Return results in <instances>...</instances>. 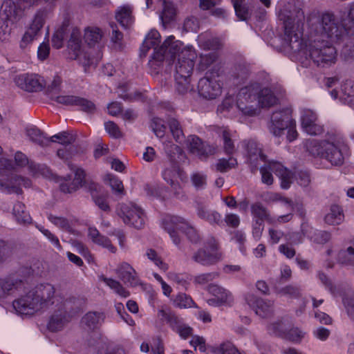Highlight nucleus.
Segmentation results:
<instances>
[{
    "label": "nucleus",
    "instance_id": "obj_1",
    "mask_svg": "<svg viewBox=\"0 0 354 354\" xmlns=\"http://www.w3.org/2000/svg\"><path fill=\"white\" fill-rule=\"evenodd\" d=\"M279 19L283 21L284 34L283 47L294 58L301 60L308 57L317 66H330L337 61L336 48L330 41L323 38L310 39L308 45L304 42L303 11L294 5L288 3L279 12Z\"/></svg>",
    "mask_w": 354,
    "mask_h": 354
},
{
    "label": "nucleus",
    "instance_id": "obj_2",
    "mask_svg": "<svg viewBox=\"0 0 354 354\" xmlns=\"http://www.w3.org/2000/svg\"><path fill=\"white\" fill-rule=\"evenodd\" d=\"M310 34L318 35L317 38H328L330 41L337 42L346 32L343 23L339 24L333 12H326L321 15L313 13L307 19Z\"/></svg>",
    "mask_w": 354,
    "mask_h": 354
},
{
    "label": "nucleus",
    "instance_id": "obj_3",
    "mask_svg": "<svg viewBox=\"0 0 354 354\" xmlns=\"http://www.w3.org/2000/svg\"><path fill=\"white\" fill-rule=\"evenodd\" d=\"M55 288L50 283H41L24 296V315H32L54 304Z\"/></svg>",
    "mask_w": 354,
    "mask_h": 354
},
{
    "label": "nucleus",
    "instance_id": "obj_4",
    "mask_svg": "<svg viewBox=\"0 0 354 354\" xmlns=\"http://www.w3.org/2000/svg\"><path fill=\"white\" fill-rule=\"evenodd\" d=\"M163 226L176 245H178L180 243V238L178 235L176 230L183 232L187 239L193 243H198L201 239L197 230L182 217L172 216L169 218L165 219Z\"/></svg>",
    "mask_w": 354,
    "mask_h": 354
},
{
    "label": "nucleus",
    "instance_id": "obj_5",
    "mask_svg": "<svg viewBox=\"0 0 354 354\" xmlns=\"http://www.w3.org/2000/svg\"><path fill=\"white\" fill-rule=\"evenodd\" d=\"M258 84L254 83L242 88L236 101V107L243 115L254 117L259 113V103L257 99Z\"/></svg>",
    "mask_w": 354,
    "mask_h": 354
},
{
    "label": "nucleus",
    "instance_id": "obj_6",
    "mask_svg": "<svg viewBox=\"0 0 354 354\" xmlns=\"http://www.w3.org/2000/svg\"><path fill=\"white\" fill-rule=\"evenodd\" d=\"M260 172L262 182L268 185L273 183L272 172L280 178L282 189H288L292 183V173L278 162H269L268 165L261 167Z\"/></svg>",
    "mask_w": 354,
    "mask_h": 354
},
{
    "label": "nucleus",
    "instance_id": "obj_7",
    "mask_svg": "<svg viewBox=\"0 0 354 354\" xmlns=\"http://www.w3.org/2000/svg\"><path fill=\"white\" fill-rule=\"evenodd\" d=\"M117 214L126 225L141 229L145 223L143 210L132 203H122L118 205Z\"/></svg>",
    "mask_w": 354,
    "mask_h": 354
},
{
    "label": "nucleus",
    "instance_id": "obj_8",
    "mask_svg": "<svg viewBox=\"0 0 354 354\" xmlns=\"http://www.w3.org/2000/svg\"><path fill=\"white\" fill-rule=\"evenodd\" d=\"M81 34L77 28H73L68 42V49L71 58L77 59L84 66H89L93 64V59L87 53L82 50Z\"/></svg>",
    "mask_w": 354,
    "mask_h": 354
},
{
    "label": "nucleus",
    "instance_id": "obj_9",
    "mask_svg": "<svg viewBox=\"0 0 354 354\" xmlns=\"http://www.w3.org/2000/svg\"><path fill=\"white\" fill-rule=\"evenodd\" d=\"M290 124H294V120L291 116V110L284 109L272 113L268 129L272 135L279 137Z\"/></svg>",
    "mask_w": 354,
    "mask_h": 354
},
{
    "label": "nucleus",
    "instance_id": "obj_10",
    "mask_svg": "<svg viewBox=\"0 0 354 354\" xmlns=\"http://www.w3.org/2000/svg\"><path fill=\"white\" fill-rule=\"evenodd\" d=\"M196 57L195 51L192 48L183 49L178 55V62L176 64L175 76L191 77Z\"/></svg>",
    "mask_w": 354,
    "mask_h": 354
},
{
    "label": "nucleus",
    "instance_id": "obj_11",
    "mask_svg": "<svg viewBox=\"0 0 354 354\" xmlns=\"http://www.w3.org/2000/svg\"><path fill=\"white\" fill-rule=\"evenodd\" d=\"M68 167L71 171L74 172L75 177L71 183H68L71 180V176L67 175L64 177V180L66 183H62L60 184V190L64 193L71 194L77 191L80 187H83L86 183L85 180L86 174L84 170L73 164L71 162L67 163Z\"/></svg>",
    "mask_w": 354,
    "mask_h": 354
},
{
    "label": "nucleus",
    "instance_id": "obj_12",
    "mask_svg": "<svg viewBox=\"0 0 354 354\" xmlns=\"http://www.w3.org/2000/svg\"><path fill=\"white\" fill-rule=\"evenodd\" d=\"M182 44L180 41L175 40L174 36L169 37L153 53L152 58L158 62H162L164 59L172 60L176 55L180 53Z\"/></svg>",
    "mask_w": 354,
    "mask_h": 354
},
{
    "label": "nucleus",
    "instance_id": "obj_13",
    "mask_svg": "<svg viewBox=\"0 0 354 354\" xmlns=\"http://www.w3.org/2000/svg\"><path fill=\"white\" fill-rule=\"evenodd\" d=\"M69 301H65L54 310L48 322V329L52 332L61 330L71 321V315L68 311Z\"/></svg>",
    "mask_w": 354,
    "mask_h": 354
},
{
    "label": "nucleus",
    "instance_id": "obj_14",
    "mask_svg": "<svg viewBox=\"0 0 354 354\" xmlns=\"http://www.w3.org/2000/svg\"><path fill=\"white\" fill-rule=\"evenodd\" d=\"M187 148L193 155L201 160H205L216 152V149L202 141L195 135H190L185 140Z\"/></svg>",
    "mask_w": 354,
    "mask_h": 354
},
{
    "label": "nucleus",
    "instance_id": "obj_15",
    "mask_svg": "<svg viewBox=\"0 0 354 354\" xmlns=\"http://www.w3.org/2000/svg\"><path fill=\"white\" fill-rule=\"evenodd\" d=\"M212 77L205 76L201 78L198 83V93L203 98L212 100L215 99L221 93V86L216 80L213 78L215 76H218V72H210Z\"/></svg>",
    "mask_w": 354,
    "mask_h": 354
},
{
    "label": "nucleus",
    "instance_id": "obj_16",
    "mask_svg": "<svg viewBox=\"0 0 354 354\" xmlns=\"http://www.w3.org/2000/svg\"><path fill=\"white\" fill-rule=\"evenodd\" d=\"M208 248H200L193 254L192 259L204 266H210L216 264L221 260V254L216 251V246L214 243Z\"/></svg>",
    "mask_w": 354,
    "mask_h": 354
},
{
    "label": "nucleus",
    "instance_id": "obj_17",
    "mask_svg": "<svg viewBox=\"0 0 354 354\" xmlns=\"http://www.w3.org/2000/svg\"><path fill=\"white\" fill-rule=\"evenodd\" d=\"M246 303L255 310L257 315L261 317H267L273 313V302L263 300L253 294H247L245 297Z\"/></svg>",
    "mask_w": 354,
    "mask_h": 354
},
{
    "label": "nucleus",
    "instance_id": "obj_18",
    "mask_svg": "<svg viewBox=\"0 0 354 354\" xmlns=\"http://www.w3.org/2000/svg\"><path fill=\"white\" fill-rule=\"evenodd\" d=\"M50 98L59 104L66 106H78L81 110L87 113H93L95 110V104L85 98L75 95L51 96Z\"/></svg>",
    "mask_w": 354,
    "mask_h": 354
},
{
    "label": "nucleus",
    "instance_id": "obj_19",
    "mask_svg": "<svg viewBox=\"0 0 354 354\" xmlns=\"http://www.w3.org/2000/svg\"><path fill=\"white\" fill-rule=\"evenodd\" d=\"M47 16L46 10H39L35 15L30 26L24 34V43L33 41L42 28Z\"/></svg>",
    "mask_w": 354,
    "mask_h": 354
},
{
    "label": "nucleus",
    "instance_id": "obj_20",
    "mask_svg": "<svg viewBox=\"0 0 354 354\" xmlns=\"http://www.w3.org/2000/svg\"><path fill=\"white\" fill-rule=\"evenodd\" d=\"M243 146L247 152L248 160L254 167H257L259 160L265 161L266 156L262 153L261 149L256 141L252 140H245L243 141Z\"/></svg>",
    "mask_w": 354,
    "mask_h": 354
},
{
    "label": "nucleus",
    "instance_id": "obj_21",
    "mask_svg": "<svg viewBox=\"0 0 354 354\" xmlns=\"http://www.w3.org/2000/svg\"><path fill=\"white\" fill-rule=\"evenodd\" d=\"M120 279L125 284L136 286L139 284V279L136 270L127 263H122L117 269Z\"/></svg>",
    "mask_w": 354,
    "mask_h": 354
},
{
    "label": "nucleus",
    "instance_id": "obj_22",
    "mask_svg": "<svg viewBox=\"0 0 354 354\" xmlns=\"http://www.w3.org/2000/svg\"><path fill=\"white\" fill-rule=\"evenodd\" d=\"M326 145L322 158H325L333 165H342L344 156L341 150L333 142H328Z\"/></svg>",
    "mask_w": 354,
    "mask_h": 354
},
{
    "label": "nucleus",
    "instance_id": "obj_23",
    "mask_svg": "<svg viewBox=\"0 0 354 354\" xmlns=\"http://www.w3.org/2000/svg\"><path fill=\"white\" fill-rule=\"evenodd\" d=\"M198 217L211 225H221L223 224L222 216L216 210L210 209L207 207L199 204L197 207Z\"/></svg>",
    "mask_w": 354,
    "mask_h": 354
},
{
    "label": "nucleus",
    "instance_id": "obj_24",
    "mask_svg": "<svg viewBox=\"0 0 354 354\" xmlns=\"http://www.w3.org/2000/svg\"><path fill=\"white\" fill-rule=\"evenodd\" d=\"M46 82L42 77L36 73H26L24 77V89L28 92L41 91Z\"/></svg>",
    "mask_w": 354,
    "mask_h": 354
},
{
    "label": "nucleus",
    "instance_id": "obj_25",
    "mask_svg": "<svg viewBox=\"0 0 354 354\" xmlns=\"http://www.w3.org/2000/svg\"><path fill=\"white\" fill-rule=\"evenodd\" d=\"M257 99L262 108L271 107L278 102V98L270 88L266 87L260 89L259 84Z\"/></svg>",
    "mask_w": 354,
    "mask_h": 354
},
{
    "label": "nucleus",
    "instance_id": "obj_26",
    "mask_svg": "<svg viewBox=\"0 0 354 354\" xmlns=\"http://www.w3.org/2000/svg\"><path fill=\"white\" fill-rule=\"evenodd\" d=\"M88 236L94 243L107 248L112 253L116 252V248L112 245L111 240L108 237L101 234L95 227L88 228Z\"/></svg>",
    "mask_w": 354,
    "mask_h": 354
},
{
    "label": "nucleus",
    "instance_id": "obj_27",
    "mask_svg": "<svg viewBox=\"0 0 354 354\" xmlns=\"http://www.w3.org/2000/svg\"><path fill=\"white\" fill-rule=\"evenodd\" d=\"M133 8L129 5L119 7L115 12V19L124 28H128L133 22Z\"/></svg>",
    "mask_w": 354,
    "mask_h": 354
},
{
    "label": "nucleus",
    "instance_id": "obj_28",
    "mask_svg": "<svg viewBox=\"0 0 354 354\" xmlns=\"http://www.w3.org/2000/svg\"><path fill=\"white\" fill-rule=\"evenodd\" d=\"M26 136L31 142L42 147L49 145L48 138L46 137L44 133L35 126L27 127L26 129Z\"/></svg>",
    "mask_w": 354,
    "mask_h": 354
},
{
    "label": "nucleus",
    "instance_id": "obj_29",
    "mask_svg": "<svg viewBox=\"0 0 354 354\" xmlns=\"http://www.w3.org/2000/svg\"><path fill=\"white\" fill-rule=\"evenodd\" d=\"M104 319L105 315L103 313L88 312L82 317V322L89 329L94 330L102 324Z\"/></svg>",
    "mask_w": 354,
    "mask_h": 354
},
{
    "label": "nucleus",
    "instance_id": "obj_30",
    "mask_svg": "<svg viewBox=\"0 0 354 354\" xmlns=\"http://www.w3.org/2000/svg\"><path fill=\"white\" fill-rule=\"evenodd\" d=\"M326 143H328V141L308 139L306 141L305 147L310 155L322 158Z\"/></svg>",
    "mask_w": 354,
    "mask_h": 354
},
{
    "label": "nucleus",
    "instance_id": "obj_31",
    "mask_svg": "<svg viewBox=\"0 0 354 354\" xmlns=\"http://www.w3.org/2000/svg\"><path fill=\"white\" fill-rule=\"evenodd\" d=\"M250 73L249 65L245 62L236 63L232 71V76L236 81V84H241L246 80Z\"/></svg>",
    "mask_w": 354,
    "mask_h": 354
},
{
    "label": "nucleus",
    "instance_id": "obj_32",
    "mask_svg": "<svg viewBox=\"0 0 354 354\" xmlns=\"http://www.w3.org/2000/svg\"><path fill=\"white\" fill-rule=\"evenodd\" d=\"M1 12L6 15V19L12 22H17L21 19V9L17 8L11 1H6L3 3Z\"/></svg>",
    "mask_w": 354,
    "mask_h": 354
},
{
    "label": "nucleus",
    "instance_id": "obj_33",
    "mask_svg": "<svg viewBox=\"0 0 354 354\" xmlns=\"http://www.w3.org/2000/svg\"><path fill=\"white\" fill-rule=\"evenodd\" d=\"M207 289L210 294L214 296V297L218 298L220 301L230 303L232 301L231 293L217 284L211 283L207 286Z\"/></svg>",
    "mask_w": 354,
    "mask_h": 354
},
{
    "label": "nucleus",
    "instance_id": "obj_34",
    "mask_svg": "<svg viewBox=\"0 0 354 354\" xmlns=\"http://www.w3.org/2000/svg\"><path fill=\"white\" fill-rule=\"evenodd\" d=\"M102 37V32L97 27H88L84 30V41L90 46H95V44H98Z\"/></svg>",
    "mask_w": 354,
    "mask_h": 354
},
{
    "label": "nucleus",
    "instance_id": "obj_35",
    "mask_svg": "<svg viewBox=\"0 0 354 354\" xmlns=\"http://www.w3.org/2000/svg\"><path fill=\"white\" fill-rule=\"evenodd\" d=\"M158 316L164 319L174 330H176L183 323L182 319L170 310L160 309L158 312Z\"/></svg>",
    "mask_w": 354,
    "mask_h": 354
},
{
    "label": "nucleus",
    "instance_id": "obj_36",
    "mask_svg": "<svg viewBox=\"0 0 354 354\" xmlns=\"http://www.w3.org/2000/svg\"><path fill=\"white\" fill-rule=\"evenodd\" d=\"M344 219V214L341 207L337 205L331 206L330 212L324 218L325 222L329 225H339Z\"/></svg>",
    "mask_w": 354,
    "mask_h": 354
},
{
    "label": "nucleus",
    "instance_id": "obj_37",
    "mask_svg": "<svg viewBox=\"0 0 354 354\" xmlns=\"http://www.w3.org/2000/svg\"><path fill=\"white\" fill-rule=\"evenodd\" d=\"M4 290L6 295H16L17 292H21V280L16 279L14 277H10L7 279H2Z\"/></svg>",
    "mask_w": 354,
    "mask_h": 354
},
{
    "label": "nucleus",
    "instance_id": "obj_38",
    "mask_svg": "<svg viewBox=\"0 0 354 354\" xmlns=\"http://www.w3.org/2000/svg\"><path fill=\"white\" fill-rule=\"evenodd\" d=\"M162 6L160 18L164 24H168L174 19L176 8L174 4L167 0H158Z\"/></svg>",
    "mask_w": 354,
    "mask_h": 354
},
{
    "label": "nucleus",
    "instance_id": "obj_39",
    "mask_svg": "<svg viewBox=\"0 0 354 354\" xmlns=\"http://www.w3.org/2000/svg\"><path fill=\"white\" fill-rule=\"evenodd\" d=\"M167 122L174 139L180 142L184 137V133L180 122L171 115L167 118Z\"/></svg>",
    "mask_w": 354,
    "mask_h": 354
},
{
    "label": "nucleus",
    "instance_id": "obj_40",
    "mask_svg": "<svg viewBox=\"0 0 354 354\" xmlns=\"http://www.w3.org/2000/svg\"><path fill=\"white\" fill-rule=\"evenodd\" d=\"M21 155L20 152H18L15 155V163L12 161L4 158H0V174L6 175L8 173L11 172L15 169V165H20L21 160L19 156Z\"/></svg>",
    "mask_w": 354,
    "mask_h": 354
},
{
    "label": "nucleus",
    "instance_id": "obj_41",
    "mask_svg": "<svg viewBox=\"0 0 354 354\" xmlns=\"http://www.w3.org/2000/svg\"><path fill=\"white\" fill-rule=\"evenodd\" d=\"M176 81V90L180 95H185L192 91L193 86L190 84V77L174 76Z\"/></svg>",
    "mask_w": 354,
    "mask_h": 354
},
{
    "label": "nucleus",
    "instance_id": "obj_42",
    "mask_svg": "<svg viewBox=\"0 0 354 354\" xmlns=\"http://www.w3.org/2000/svg\"><path fill=\"white\" fill-rule=\"evenodd\" d=\"M251 212L256 221H269V212L268 209L260 203H256L251 206Z\"/></svg>",
    "mask_w": 354,
    "mask_h": 354
},
{
    "label": "nucleus",
    "instance_id": "obj_43",
    "mask_svg": "<svg viewBox=\"0 0 354 354\" xmlns=\"http://www.w3.org/2000/svg\"><path fill=\"white\" fill-rule=\"evenodd\" d=\"M244 0H232L236 16L243 21L250 18L251 12L250 9L244 4Z\"/></svg>",
    "mask_w": 354,
    "mask_h": 354
},
{
    "label": "nucleus",
    "instance_id": "obj_44",
    "mask_svg": "<svg viewBox=\"0 0 354 354\" xmlns=\"http://www.w3.org/2000/svg\"><path fill=\"white\" fill-rule=\"evenodd\" d=\"M277 292L281 296H286L290 299H299L302 296L300 287L292 284L286 286L279 289Z\"/></svg>",
    "mask_w": 354,
    "mask_h": 354
},
{
    "label": "nucleus",
    "instance_id": "obj_45",
    "mask_svg": "<svg viewBox=\"0 0 354 354\" xmlns=\"http://www.w3.org/2000/svg\"><path fill=\"white\" fill-rule=\"evenodd\" d=\"M49 139L50 142H58L63 145H68L73 144L75 141V136L68 131H62L51 136Z\"/></svg>",
    "mask_w": 354,
    "mask_h": 354
},
{
    "label": "nucleus",
    "instance_id": "obj_46",
    "mask_svg": "<svg viewBox=\"0 0 354 354\" xmlns=\"http://www.w3.org/2000/svg\"><path fill=\"white\" fill-rule=\"evenodd\" d=\"M102 281L111 289L114 290L115 292L119 295L123 297H127L129 295V292L122 286V284L113 279L106 278L102 277Z\"/></svg>",
    "mask_w": 354,
    "mask_h": 354
},
{
    "label": "nucleus",
    "instance_id": "obj_47",
    "mask_svg": "<svg viewBox=\"0 0 354 354\" xmlns=\"http://www.w3.org/2000/svg\"><path fill=\"white\" fill-rule=\"evenodd\" d=\"M268 330L275 336L283 338L288 330L286 324L283 320H279L271 324L268 326Z\"/></svg>",
    "mask_w": 354,
    "mask_h": 354
},
{
    "label": "nucleus",
    "instance_id": "obj_48",
    "mask_svg": "<svg viewBox=\"0 0 354 354\" xmlns=\"http://www.w3.org/2000/svg\"><path fill=\"white\" fill-rule=\"evenodd\" d=\"M341 59L346 62L354 61V43L351 41H347L343 46L340 53Z\"/></svg>",
    "mask_w": 354,
    "mask_h": 354
},
{
    "label": "nucleus",
    "instance_id": "obj_49",
    "mask_svg": "<svg viewBox=\"0 0 354 354\" xmlns=\"http://www.w3.org/2000/svg\"><path fill=\"white\" fill-rule=\"evenodd\" d=\"M221 138L223 142L224 151L227 155H232L235 151V147L230 132L227 130H223Z\"/></svg>",
    "mask_w": 354,
    "mask_h": 354
},
{
    "label": "nucleus",
    "instance_id": "obj_50",
    "mask_svg": "<svg viewBox=\"0 0 354 354\" xmlns=\"http://www.w3.org/2000/svg\"><path fill=\"white\" fill-rule=\"evenodd\" d=\"M21 178L19 176H12L9 183L3 184L0 183V189H7L8 192L19 193L21 190Z\"/></svg>",
    "mask_w": 354,
    "mask_h": 354
},
{
    "label": "nucleus",
    "instance_id": "obj_51",
    "mask_svg": "<svg viewBox=\"0 0 354 354\" xmlns=\"http://www.w3.org/2000/svg\"><path fill=\"white\" fill-rule=\"evenodd\" d=\"M151 127L157 137H164L166 131V126L161 118H153L151 120Z\"/></svg>",
    "mask_w": 354,
    "mask_h": 354
},
{
    "label": "nucleus",
    "instance_id": "obj_52",
    "mask_svg": "<svg viewBox=\"0 0 354 354\" xmlns=\"http://www.w3.org/2000/svg\"><path fill=\"white\" fill-rule=\"evenodd\" d=\"M106 180L109 181V184L111 186L112 190L118 195H124V190L122 182L112 175H107Z\"/></svg>",
    "mask_w": 354,
    "mask_h": 354
},
{
    "label": "nucleus",
    "instance_id": "obj_53",
    "mask_svg": "<svg viewBox=\"0 0 354 354\" xmlns=\"http://www.w3.org/2000/svg\"><path fill=\"white\" fill-rule=\"evenodd\" d=\"M236 164V160L232 158H230L228 160L222 158L218 160L215 167L217 171L226 172L230 169L234 167Z\"/></svg>",
    "mask_w": 354,
    "mask_h": 354
},
{
    "label": "nucleus",
    "instance_id": "obj_54",
    "mask_svg": "<svg viewBox=\"0 0 354 354\" xmlns=\"http://www.w3.org/2000/svg\"><path fill=\"white\" fill-rule=\"evenodd\" d=\"M108 193L105 191L92 198L95 204L102 210L109 212L110 207L106 201Z\"/></svg>",
    "mask_w": 354,
    "mask_h": 354
},
{
    "label": "nucleus",
    "instance_id": "obj_55",
    "mask_svg": "<svg viewBox=\"0 0 354 354\" xmlns=\"http://www.w3.org/2000/svg\"><path fill=\"white\" fill-rule=\"evenodd\" d=\"M216 59L214 53L201 55L198 65V69L202 71L207 70L216 61Z\"/></svg>",
    "mask_w": 354,
    "mask_h": 354
},
{
    "label": "nucleus",
    "instance_id": "obj_56",
    "mask_svg": "<svg viewBox=\"0 0 354 354\" xmlns=\"http://www.w3.org/2000/svg\"><path fill=\"white\" fill-rule=\"evenodd\" d=\"M218 276V274L216 272L200 274L194 277V283L198 285H205L213 281Z\"/></svg>",
    "mask_w": 354,
    "mask_h": 354
},
{
    "label": "nucleus",
    "instance_id": "obj_57",
    "mask_svg": "<svg viewBox=\"0 0 354 354\" xmlns=\"http://www.w3.org/2000/svg\"><path fill=\"white\" fill-rule=\"evenodd\" d=\"M316 113L308 109H304L301 111V125L302 127L316 122Z\"/></svg>",
    "mask_w": 354,
    "mask_h": 354
},
{
    "label": "nucleus",
    "instance_id": "obj_58",
    "mask_svg": "<svg viewBox=\"0 0 354 354\" xmlns=\"http://www.w3.org/2000/svg\"><path fill=\"white\" fill-rule=\"evenodd\" d=\"M342 23L346 30L354 28V3L349 4L347 15L342 17Z\"/></svg>",
    "mask_w": 354,
    "mask_h": 354
},
{
    "label": "nucleus",
    "instance_id": "obj_59",
    "mask_svg": "<svg viewBox=\"0 0 354 354\" xmlns=\"http://www.w3.org/2000/svg\"><path fill=\"white\" fill-rule=\"evenodd\" d=\"M342 90L344 95L347 96L348 98L344 97L345 102L352 104L354 97V83L351 81H346L342 86Z\"/></svg>",
    "mask_w": 354,
    "mask_h": 354
},
{
    "label": "nucleus",
    "instance_id": "obj_60",
    "mask_svg": "<svg viewBox=\"0 0 354 354\" xmlns=\"http://www.w3.org/2000/svg\"><path fill=\"white\" fill-rule=\"evenodd\" d=\"M304 333L298 328L288 329L283 339L293 342H299L304 337Z\"/></svg>",
    "mask_w": 354,
    "mask_h": 354
},
{
    "label": "nucleus",
    "instance_id": "obj_61",
    "mask_svg": "<svg viewBox=\"0 0 354 354\" xmlns=\"http://www.w3.org/2000/svg\"><path fill=\"white\" fill-rule=\"evenodd\" d=\"M174 302L180 308H190L194 304L192 299L186 294H179L176 296Z\"/></svg>",
    "mask_w": 354,
    "mask_h": 354
},
{
    "label": "nucleus",
    "instance_id": "obj_62",
    "mask_svg": "<svg viewBox=\"0 0 354 354\" xmlns=\"http://www.w3.org/2000/svg\"><path fill=\"white\" fill-rule=\"evenodd\" d=\"M207 176L200 173H194L191 176V180L196 189H203L206 185Z\"/></svg>",
    "mask_w": 354,
    "mask_h": 354
},
{
    "label": "nucleus",
    "instance_id": "obj_63",
    "mask_svg": "<svg viewBox=\"0 0 354 354\" xmlns=\"http://www.w3.org/2000/svg\"><path fill=\"white\" fill-rule=\"evenodd\" d=\"M342 301L348 317L354 320V296L346 295L343 297Z\"/></svg>",
    "mask_w": 354,
    "mask_h": 354
},
{
    "label": "nucleus",
    "instance_id": "obj_64",
    "mask_svg": "<svg viewBox=\"0 0 354 354\" xmlns=\"http://www.w3.org/2000/svg\"><path fill=\"white\" fill-rule=\"evenodd\" d=\"M340 258H344L343 263L354 266V248L348 247L346 250L340 252Z\"/></svg>",
    "mask_w": 354,
    "mask_h": 354
}]
</instances>
